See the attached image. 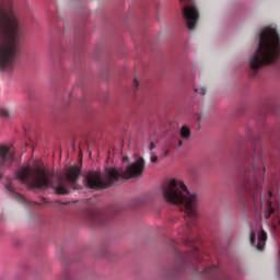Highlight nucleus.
I'll return each instance as SVG.
<instances>
[{"instance_id":"nucleus-1","label":"nucleus","mask_w":280,"mask_h":280,"mask_svg":"<svg viewBox=\"0 0 280 280\" xmlns=\"http://www.w3.org/2000/svg\"><path fill=\"white\" fill-rule=\"evenodd\" d=\"M261 140L256 138L253 140L252 151L245 154V158L238 168V177L236 185V196L242 207H257L260 205L261 211H265V218L268 220L272 213L277 217L273 222V229L280 226V206H272L270 198L272 191H268L267 199L261 196V183H264V156L261 155Z\"/></svg>"},{"instance_id":"nucleus-2","label":"nucleus","mask_w":280,"mask_h":280,"mask_svg":"<svg viewBox=\"0 0 280 280\" xmlns=\"http://www.w3.org/2000/svg\"><path fill=\"white\" fill-rule=\"evenodd\" d=\"M164 200L171 205L179 207V211L184 212L185 225L178 229L184 243L190 246V252H186L182 256V268H191L194 272H198L202 266V256L198 247H196V238L194 233L198 231V195L190 192L183 180L171 179L166 185L162 186Z\"/></svg>"},{"instance_id":"nucleus-3","label":"nucleus","mask_w":280,"mask_h":280,"mask_svg":"<svg viewBox=\"0 0 280 280\" xmlns=\"http://www.w3.org/2000/svg\"><path fill=\"white\" fill-rule=\"evenodd\" d=\"M25 36L14 10V0H0V71H12L19 57V43Z\"/></svg>"},{"instance_id":"nucleus-4","label":"nucleus","mask_w":280,"mask_h":280,"mask_svg":"<svg viewBox=\"0 0 280 280\" xmlns=\"http://www.w3.org/2000/svg\"><path fill=\"white\" fill-rule=\"evenodd\" d=\"M280 58V35L277 25L271 24L262 28L259 33L258 46L249 59L250 78L257 75V71L262 67L279 65Z\"/></svg>"},{"instance_id":"nucleus-5","label":"nucleus","mask_w":280,"mask_h":280,"mask_svg":"<svg viewBox=\"0 0 280 280\" xmlns=\"http://www.w3.org/2000/svg\"><path fill=\"white\" fill-rule=\"evenodd\" d=\"M143 170H145V160L138 158L133 163L126 166V168H106L104 174L105 180L102 179V174L90 172L85 176V187L89 189H108V187L119 182L120 178H125V180L140 178V176H143Z\"/></svg>"},{"instance_id":"nucleus-6","label":"nucleus","mask_w":280,"mask_h":280,"mask_svg":"<svg viewBox=\"0 0 280 280\" xmlns=\"http://www.w3.org/2000/svg\"><path fill=\"white\" fill-rule=\"evenodd\" d=\"M56 174L45 171L38 163L34 166L27 165L18 172V178L27 187L33 189H43L47 187H54V178Z\"/></svg>"},{"instance_id":"nucleus-7","label":"nucleus","mask_w":280,"mask_h":280,"mask_svg":"<svg viewBox=\"0 0 280 280\" xmlns=\"http://www.w3.org/2000/svg\"><path fill=\"white\" fill-rule=\"evenodd\" d=\"M80 167L72 165L67 168L65 175H57L58 184L54 187L56 194H58V196H67V194H69V187L80 189L75 184L78 183V178H80Z\"/></svg>"},{"instance_id":"nucleus-8","label":"nucleus","mask_w":280,"mask_h":280,"mask_svg":"<svg viewBox=\"0 0 280 280\" xmlns=\"http://www.w3.org/2000/svg\"><path fill=\"white\" fill-rule=\"evenodd\" d=\"M183 7V16L186 21L188 30H195L198 25V19H200V13L198 8H196V2L194 0H179Z\"/></svg>"},{"instance_id":"nucleus-9","label":"nucleus","mask_w":280,"mask_h":280,"mask_svg":"<svg viewBox=\"0 0 280 280\" xmlns=\"http://www.w3.org/2000/svg\"><path fill=\"white\" fill-rule=\"evenodd\" d=\"M14 161V150L8 145L0 144V167H11Z\"/></svg>"},{"instance_id":"nucleus-10","label":"nucleus","mask_w":280,"mask_h":280,"mask_svg":"<svg viewBox=\"0 0 280 280\" xmlns=\"http://www.w3.org/2000/svg\"><path fill=\"white\" fill-rule=\"evenodd\" d=\"M203 272L208 280H231L229 276L221 272L218 266L207 267Z\"/></svg>"},{"instance_id":"nucleus-11","label":"nucleus","mask_w":280,"mask_h":280,"mask_svg":"<svg viewBox=\"0 0 280 280\" xmlns=\"http://www.w3.org/2000/svg\"><path fill=\"white\" fill-rule=\"evenodd\" d=\"M267 240L268 234L264 230H261V232L259 233L257 242L255 241V232L250 231L249 233V242L252 246H255V248H257V250H264Z\"/></svg>"},{"instance_id":"nucleus-12","label":"nucleus","mask_w":280,"mask_h":280,"mask_svg":"<svg viewBox=\"0 0 280 280\" xmlns=\"http://www.w3.org/2000/svg\"><path fill=\"white\" fill-rule=\"evenodd\" d=\"M88 220L95 226H102V224H104V222L102 221V214H100L97 211H90L88 213Z\"/></svg>"},{"instance_id":"nucleus-13","label":"nucleus","mask_w":280,"mask_h":280,"mask_svg":"<svg viewBox=\"0 0 280 280\" xmlns=\"http://www.w3.org/2000/svg\"><path fill=\"white\" fill-rule=\"evenodd\" d=\"M179 137L180 139H184V141H189V139H191V129H189V127H182Z\"/></svg>"},{"instance_id":"nucleus-14","label":"nucleus","mask_w":280,"mask_h":280,"mask_svg":"<svg viewBox=\"0 0 280 280\" xmlns=\"http://www.w3.org/2000/svg\"><path fill=\"white\" fill-rule=\"evenodd\" d=\"M170 147L174 148L175 150H179V148H183V140H180V139H173L170 142Z\"/></svg>"},{"instance_id":"nucleus-15","label":"nucleus","mask_w":280,"mask_h":280,"mask_svg":"<svg viewBox=\"0 0 280 280\" xmlns=\"http://www.w3.org/2000/svg\"><path fill=\"white\" fill-rule=\"evenodd\" d=\"M10 110L7 108H0V117H3L4 119H9L10 117Z\"/></svg>"},{"instance_id":"nucleus-16","label":"nucleus","mask_w":280,"mask_h":280,"mask_svg":"<svg viewBox=\"0 0 280 280\" xmlns=\"http://www.w3.org/2000/svg\"><path fill=\"white\" fill-rule=\"evenodd\" d=\"M195 93H199V95H206L207 88H195Z\"/></svg>"},{"instance_id":"nucleus-17","label":"nucleus","mask_w":280,"mask_h":280,"mask_svg":"<svg viewBox=\"0 0 280 280\" xmlns=\"http://www.w3.org/2000/svg\"><path fill=\"white\" fill-rule=\"evenodd\" d=\"M60 280H71V273L69 271H66Z\"/></svg>"},{"instance_id":"nucleus-18","label":"nucleus","mask_w":280,"mask_h":280,"mask_svg":"<svg viewBox=\"0 0 280 280\" xmlns=\"http://www.w3.org/2000/svg\"><path fill=\"white\" fill-rule=\"evenodd\" d=\"M5 189L7 191H9L10 194H14V188H12V185H5Z\"/></svg>"},{"instance_id":"nucleus-19","label":"nucleus","mask_w":280,"mask_h":280,"mask_svg":"<svg viewBox=\"0 0 280 280\" xmlns=\"http://www.w3.org/2000/svg\"><path fill=\"white\" fill-rule=\"evenodd\" d=\"M156 161H159V158H158V156H152V158H151V163H156Z\"/></svg>"},{"instance_id":"nucleus-20","label":"nucleus","mask_w":280,"mask_h":280,"mask_svg":"<svg viewBox=\"0 0 280 280\" xmlns=\"http://www.w3.org/2000/svg\"><path fill=\"white\" fill-rule=\"evenodd\" d=\"M154 148H156V145L154 144V142H151V143H150V148H149V150H151V151H152V150H154Z\"/></svg>"},{"instance_id":"nucleus-21","label":"nucleus","mask_w":280,"mask_h":280,"mask_svg":"<svg viewBox=\"0 0 280 280\" xmlns=\"http://www.w3.org/2000/svg\"><path fill=\"white\" fill-rule=\"evenodd\" d=\"M133 84H135V86L137 89V86H139V81H137V79H135Z\"/></svg>"},{"instance_id":"nucleus-22","label":"nucleus","mask_w":280,"mask_h":280,"mask_svg":"<svg viewBox=\"0 0 280 280\" xmlns=\"http://www.w3.org/2000/svg\"><path fill=\"white\" fill-rule=\"evenodd\" d=\"M170 154V150L165 151V156H167Z\"/></svg>"},{"instance_id":"nucleus-23","label":"nucleus","mask_w":280,"mask_h":280,"mask_svg":"<svg viewBox=\"0 0 280 280\" xmlns=\"http://www.w3.org/2000/svg\"><path fill=\"white\" fill-rule=\"evenodd\" d=\"M197 118H198L199 121L202 119V118L200 117V115H197Z\"/></svg>"},{"instance_id":"nucleus-24","label":"nucleus","mask_w":280,"mask_h":280,"mask_svg":"<svg viewBox=\"0 0 280 280\" xmlns=\"http://www.w3.org/2000/svg\"><path fill=\"white\" fill-rule=\"evenodd\" d=\"M42 202H47V199H45V198H42Z\"/></svg>"},{"instance_id":"nucleus-25","label":"nucleus","mask_w":280,"mask_h":280,"mask_svg":"<svg viewBox=\"0 0 280 280\" xmlns=\"http://www.w3.org/2000/svg\"><path fill=\"white\" fill-rule=\"evenodd\" d=\"M247 135H248V136L250 135V129H247Z\"/></svg>"},{"instance_id":"nucleus-26","label":"nucleus","mask_w":280,"mask_h":280,"mask_svg":"<svg viewBox=\"0 0 280 280\" xmlns=\"http://www.w3.org/2000/svg\"><path fill=\"white\" fill-rule=\"evenodd\" d=\"M1 178H3V174L2 173H0V180H1Z\"/></svg>"},{"instance_id":"nucleus-27","label":"nucleus","mask_w":280,"mask_h":280,"mask_svg":"<svg viewBox=\"0 0 280 280\" xmlns=\"http://www.w3.org/2000/svg\"><path fill=\"white\" fill-rule=\"evenodd\" d=\"M122 161H128V158H127V156H126V158H124V159H122Z\"/></svg>"}]
</instances>
